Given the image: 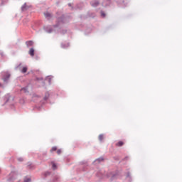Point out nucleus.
<instances>
[{"mask_svg": "<svg viewBox=\"0 0 182 182\" xmlns=\"http://www.w3.org/2000/svg\"><path fill=\"white\" fill-rule=\"evenodd\" d=\"M56 15L55 24L53 25V28H59L61 25H65L70 22V16L60 14L59 11L56 12Z\"/></svg>", "mask_w": 182, "mask_h": 182, "instance_id": "1", "label": "nucleus"}, {"mask_svg": "<svg viewBox=\"0 0 182 182\" xmlns=\"http://www.w3.org/2000/svg\"><path fill=\"white\" fill-rule=\"evenodd\" d=\"M30 8H32L31 5H28L27 3H24L21 8V12H26V11H28V9H30Z\"/></svg>", "mask_w": 182, "mask_h": 182, "instance_id": "2", "label": "nucleus"}, {"mask_svg": "<svg viewBox=\"0 0 182 182\" xmlns=\"http://www.w3.org/2000/svg\"><path fill=\"white\" fill-rule=\"evenodd\" d=\"M50 96V94L49 93V92H46L45 93V96L43 97V101H41L42 105H45V103H46V102H48V100H49V97Z\"/></svg>", "mask_w": 182, "mask_h": 182, "instance_id": "3", "label": "nucleus"}, {"mask_svg": "<svg viewBox=\"0 0 182 182\" xmlns=\"http://www.w3.org/2000/svg\"><path fill=\"white\" fill-rule=\"evenodd\" d=\"M84 6H85V4H83V2H80L75 6L74 9L82 10V9H83Z\"/></svg>", "mask_w": 182, "mask_h": 182, "instance_id": "4", "label": "nucleus"}, {"mask_svg": "<svg viewBox=\"0 0 182 182\" xmlns=\"http://www.w3.org/2000/svg\"><path fill=\"white\" fill-rule=\"evenodd\" d=\"M9 100H11V96L9 95H5L4 97V103L2 105V106H5V105H6L7 103H9Z\"/></svg>", "mask_w": 182, "mask_h": 182, "instance_id": "5", "label": "nucleus"}, {"mask_svg": "<svg viewBox=\"0 0 182 182\" xmlns=\"http://www.w3.org/2000/svg\"><path fill=\"white\" fill-rule=\"evenodd\" d=\"M112 5V0H103L102 6H110Z\"/></svg>", "mask_w": 182, "mask_h": 182, "instance_id": "6", "label": "nucleus"}, {"mask_svg": "<svg viewBox=\"0 0 182 182\" xmlns=\"http://www.w3.org/2000/svg\"><path fill=\"white\" fill-rule=\"evenodd\" d=\"M90 5L93 6V8H96L100 5V2L97 0H94L90 2Z\"/></svg>", "mask_w": 182, "mask_h": 182, "instance_id": "7", "label": "nucleus"}, {"mask_svg": "<svg viewBox=\"0 0 182 182\" xmlns=\"http://www.w3.org/2000/svg\"><path fill=\"white\" fill-rule=\"evenodd\" d=\"M44 31L47 32V33H52L53 32V28L50 26L44 27Z\"/></svg>", "mask_w": 182, "mask_h": 182, "instance_id": "8", "label": "nucleus"}, {"mask_svg": "<svg viewBox=\"0 0 182 182\" xmlns=\"http://www.w3.org/2000/svg\"><path fill=\"white\" fill-rule=\"evenodd\" d=\"M11 77V74H6L2 77V80L5 83H8V80H9V78Z\"/></svg>", "mask_w": 182, "mask_h": 182, "instance_id": "9", "label": "nucleus"}, {"mask_svg": "<svg viewBox=\"0 0 182 182\" xmlns=\"http://www.w3.org/2000/svg\"><path fill=\"white\" fill-rule=\"evenodd\" d=\"M58 33H60V35H66V33H68V29H66V28H60L58 30Z\"/></svg>", "mask_w": 182, "mask_h": 182, "instance_id": "10", "label": "nucleus"}, {"mask_svg": "<svg viewBox=\"0 0 182 182\" xmlns=\"http://www.w3.org/2000/svg\"><path fill=\"white\" fill-rule=\"evenodd\" d=\"M27 168L28 170H33L35 168V165H33V164H32L31 162H28Z\"/></svg>", "mask_w": 182, "mask_h": 182, "instance_id": "11", "label": "nucleus"}, {"mask_svg": "<svg viewBox=\"0 0 182 182\" xmlns=\"http://www.w3.org/2000/svg\"><path fill=\"white\" fill-rule=\"evenodd\" d=\"M70 46V44L69 43H61V48L63 49H67V48H69Z\"/></svg>", "mask_w": 182, "mask_h": 182, "instance_id": "12", "label": "nucleus"}, {"mask_svg": "<svg viewBox=\"0 0 182 182\" xmlns=\"http://www.w3.org/2000/svg\"><path fill=\"white\" fill-rule=\"evenodd\" d=\"M116 147H123L124 146V141H119L117 143L115 144Z\"/></svg>", "mask_w": 182, "mask_h": 182, "instance_id": "13", "label": "nucleus"}, {"mask_svg": "<svg viewBox=\"0 0 182 182\" xmlns=\"http://www.w3.org/2000/svg\"><path fill=\"white\" fill-rule=\"evenodd\" d=\"M102 161H105V158L103 156H101L97 159L95 160L94 163H102Z\"/></svg>", "mask_w": 182, "mask_h": 182, "instance_id": "14", "label": "nucleus"}, {"mask_svg": "<svg viewBox=\"0 0 182 182\" xmlns=\"http://www.w3.org/2000/svg\"><path fill=\"white\" fill-rule=\"evenodd\" d=\"M21 92H23V93H29L28 86L23 87L21 89Z\"/></svg>", "mask_w": 182, "mask_h": 182, "instance_id": "15", "label": "nucleus"}, {"mask_svg": "<svg viewBox=\"0 0 182 182\" xmlns=\"http://www.w3.org/2000/svg\"><path fill=\"white\" fill-rule=\"evenodd\" d=\"M44 16L48 20L50 19V18H52V14L49 12H45Z\"/></svg>", "mask_w": 182, "mask_h": 182, "instance_id": "16", "label": "nucleus"}, {"mask_svg": "<svg viewBox=\"0 0 182 182\" xmlns=\"http://www.w3.org/2000/svg\"><path fill=\"white\" fill-rule=\"evenodd\" d=\"M26 45L27 48H30V46H33V42L32 41H28L26 42Z\"/></svg>", "mask_w": 182, "mask_h": 182, "instance_id": "17", "label": "nucleus"}, {"mask_svg": "<svg viewBox=\"0 0 182 182\" xmlns=\"http://www.w3.org/2000/svg\"><path fill=\"white\" fill-rule=\"evenodd\" d=\"M28 55H30V56H35V49H33V48H31L28 51Z\"/></svg>", "mask_w": 182, "mask_h": 182, "instance_id": "18", "label": "nucleus"}, {"mask_svg": "<svg viewBox=\"0 0 182 182\" xmlns=\"http://www.w3.org/2000/svg\"><path fill=\"white\" fill-rule=\"evenodd\" d=\"M0 6H4V5H6L9 0H1Z\"/></svg>", "mask_w": 182, "mask_h": 182, "instance_id": "19", "label": "nucleus"}, {"mask_svg": "<svg viewBox=\"0 0 182 182\" xmlns=\"http://www.w3.org/2000/svg\"><path fill=\"white\" fill-rule=\"evenodd\" d=\"M51 174V172L50 171H46L44 173H43V177L44 178H46V177H48V176H50Z\"/></svg>", "mask_w": 182, "mask_h": 182, "instance_id": "20", "label": "nucleus"}, {"mask_svg": "<svg viewBox=\"0 0 182 182\" xmlns=\"http://www.w3.org/2000/svg\"><path fill=\"white\" fill-rule=\"evenodd\" d=\"M98 139L100 141H103V139H105V135H103V134H100Z\"/></svg>", "mask_w": 182, "mask_h": 182, "instance_id": "21", "label": "nucleus"}, {"mask_svg": "<svg viewBox=\"0 0 182 182\" xmlns=\"http://www.w3.org/2000/svg\"><path fill=\"white\" fill-rule=\"evenodd\" d=\"M101 18H106V13L103 10L100 11Z\"/></svg>", "mask_w": 182, "mask_h": 182, "instance_id": "22", "label": "nucleus"}, {"mask_svg": "<svg viewBox=\"0 0 182 182\" xmlns=\"http://www.w3.org/2000/svg\"><path fill=\"white\" fill-rule=\"evenodd\" d=\"M51 164L53 170H56V168H58V166H56V164H55L54 162H51Z\"/></svg>", "mask_w": 182, "mask_h": 182, "instance_id": "23", "label": "nucleus"}, {"mask_svg": "<svg viewBox=\"0 0 182 182\" xmlns=\"http://www.w3.org/2000/svg\"><path fill=\"white\" fill-rule=\"evenodd\" d=\"M28 72V67H23L21 70L22 73H26Z\"/></svg>", "mask_w": 182, "mask_h": 182, "instance_id": "24", "label": "nucleus"}, {"mask_svg": "<svg viewBox=\"0 0 182 182\" xmlns=\"http://www.w3.org/2000/svg\"><path fill=\"white\" fill-rule=\"evenodd\" d=\"M56 150H58V147L57 146H53L51 148V149L50 150V153H53V151H56Z\"/></svg>", "mask_w": 182, "mask_h": 182, "instance_id": "25", "label": "nucleus"}, {"mask_svg": "<svg viewBox=\"0 0 182 182\" xmlns=\"http://www.w3.org/2000/svg\"><path fill=\"white\" fill-rule=\"evenodd\" d=\"M46 80L48 81L49 85H50V83H52V78L49 76L46 78Z\"/></svg>", "mask_w": 182, "mask_h": 182, "instance_id": "26", "label": "nucleus"}, {"mask_svg": "<svg viewBox=\"0 0 182 182\" xmlns=\"http://www.w3.org/2000/svg\"><path fill=\"white\" fill-rule=\"evenodd\" d=\"M32 181V179L31 178L25 177L24 178V182H31Z\"/></svg>", "mask_w": 182, "mask_h": 182, "instance_id": "27", "label": "nucleus"}, {"mask_svg": "<svg viewBox=\"0 0 182 182\" xmlns=\"http://www.w3.org/2000/svg\"><path fill=\"white\" fill-rule=\"evenodd\" d=\"M53 181V182L59 181V176H55Z\"/></svg>", "mask_w": 182, "mask_h": 182, "instance_id": "28", "label": "nucleus"}, {"mask_svg": "<svg viewBox=\"0 0 182 182\" xmlns=\"http://www.w3.org/2000/svg\"><path fill=\"white\" fill-rule=\"evenodd\" d=\"M17 160H18V161H19L20 163H22V161H23V158H22V157H18V158H17Z\"/></svg>", "mask_w": 182, "mask_h": 182, "instance_id": "29", "label": "nucleus"}, {"mask_svg": "<svg viewBox=\"0 0 182 182\" xmlns=\"http://www.w3.org/2000/svg\"><path fill=\"white\" fill-rule=\"evenodd\" d=\"M68 6H69L70 8H71L72 11H73V9H75V6H73L71 3H69V4H68Z\"/></svg>", "mask_w": 182, "mask_h": 182, "instance_id": "30", "label": "nucleus"}, {"mask_svg": "<svg viewBox=\"0 0 182 182\" xmlns=\"http://www.w3.org/2000/svg\"><path fill=\"white\" fill-rule=\"evenodd\" d=\"M57 154H58V156L62 154V150L61 149H58L57 150Z\"/></svg>", "mask_w": 182, "mask_h": 182, "instance_id": "31", "label": "nucleus"}, {"mask_svg": "<svg viewBox=\"0 0 182 182\" xmlns=\"http://www.w3.org/2000/svg\"><path fill=\"white\" fill-rule=\"evenodd\" d=\"M21 65H22V63H20L18 65H16V66L15 67L16 70H18V69L19 68V67H20Z\"/></svg>", "mask_w": 182, "mask_h": 182, "instance_id": "32", "label": "nucleus"}, {"mask_svg": "<svg viewBox=\"0 0 182 182\" xmlns=\"http://www.w3.org/2000/svg\"><path fill=\"white\" fill-rule=\"evenodd\" d=\"M80 164H85V165H87V162L86 161H82L80 162Z\"/></svg>", "mask_w": 182, "mask_h": 182, "instance_id": "33", "label": "nucleus"}, {"mask_svg": "<svg viewBox=\"0 0 182 182\" xmlns=\"http://www.w3.org/2000/svg\"><path fill=\"white\" fill-rule=\"evenodd\" d=\"M36 80H43V77H36Z\"/></svg>", "mask_w": 182, "mask_h": 182, "instance_id": "34", "label": "nucleus"}, {"mask_svg": "<svg viewBox=\"0 0 182 182\" xmlns=\"http://www.w3.org/2000/svg\"><path fill=\"white\" fill-rule=\"evenodd\" d=\"M87 167V165L85 166L82 168V171H86Z\"/></svg>", "mask_w": 182, "mask_h": 182, "instance_id": "35", "label": "nucleus"}, {"mask_svg": "<svg viewBox=\"0 0 182 182\" xmlns=\"http://www.w3.org/2000/svg\"><path fill=\"white\" fill-rule=\"evenodd\" d=\"M116 176H117V173L113 174L112 176V179L113 180L116 177Z\"/></svg>", "mask_w": 182, "mask_h": 182, "instance_id": "36", "label": "nucleus"}, {"mask_svg": "<svg viewBox=\"0 0 182 182\" xmlns=\"http://www.w3.org/2000/svg\"><path fill=\"white\" fill-rule=\"evenodd\" d=\"M113 159H114V160L117 161V160H119V156H114Z\"/></svg>", "mask_w": 182, "mask_h": 182, "instance_id": "37", "label": "nucleus"}, {"mask_svg": "<svg viewBox=\"0 0 182 182\" xmlns=\"http://www.w3.org/2000/svg\"><path fill=\"white\" fill-rule=\"evenodd\" d=\"M11 180H14V178L10 177V178H9V179H8L9 181H11Z\"/></svg>", "mask_w": 182, "mask_h": 182, "instance_id": "38", "label": "nucleus"}, {"mask_svg": "<svg viewBox=\"0 0 182 182\" xmlns=\"http://www.w3.org/2000/svg\"><path fill=\"white\" fill-rule=\"evenodd\" d=\"M127 177H130V172H127Z\"/></svg>", "mask_w": 182, "mask_h": 182, "instance_id": "39", "label": "nucleus"}, {"mask_svg": "<svg viewBox=\"0 0 182 182\" xmlns=\"http://www.w3.org/2000/svg\"><path fill=\"white\" fill-rule=\"evenodd\" d=\"M127 159H128V157L126 156L125 158H124V159H122V161H124V160H127Z\"/></svg>", "mask_w": 182, "mask_h": 182, "instance_id": "40", "label": "nucleus"}, {"mask_svg": "<svg viewBox=\"0 0 182 182\" xmlns=\"http://www.w3.org/2000/svg\"><path fill=\"white\" fill-rule=\"evenodd\" d=\"M0 87H4V85H2V83L0 82Z\"/></svg>", "mask_w": 182, "mask_h": 182, "instance_id": "41", "label": "nucleus"}, {"mask_svg": "<svg viewBox=\"0 0 182 182\" xmlns=\"http://www.w3.org/2000/svg\"><path fill=\"white\" fill-rule=\"evenodd\" d=\"M93 16H96V14L95 13L92 14Z\"/></svg>", "mask_w": 182, "mask_h": 182, "instance_id": "42", "label": "nucleus"}, {"mask_svg": "<svg viewBox=\"0 0 182 182\" xmlns=\"http://www.w3.org/2000/svg\"><path fill=\"white\" fill-rule=\"evenodd\" d=\"M56 4H57V5H59V1H57V2H56Z\"/></svg>", "mask_w": 182, "mask_h": 182, "instance_id": "43", "label": "nucleus"}]
</instances>
